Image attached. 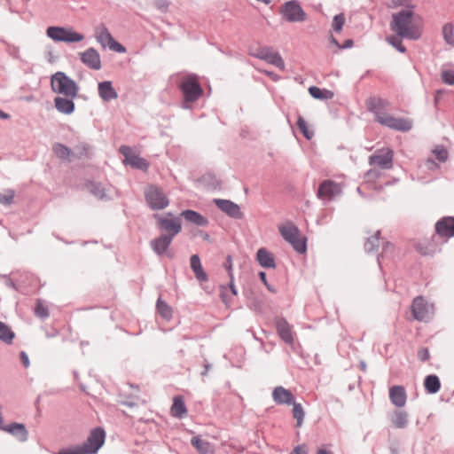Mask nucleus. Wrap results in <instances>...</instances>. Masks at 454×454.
<instances>
[{
    "label": "nucleus",
    "instance_id": "1",
    "mask_svg": "<svg viewBox=\"0 0 454 454\" xmlns=\"http://www.w3.org/2000/svg\"><path fill=\"white\" fill-rule=\"evenodd\" d=\"M414 12L411 9H403L392 14L390 27L398 36L417 40L420 33L413 24Z\"/></svg>",
    "mask_w": 454,
    "mask_h": 454
},
{
    "label": "nucleus",
    "instance_id": "2",
    "mask_svg": "<svg viewBox=\"0 0 454 454\" xmlns=\"http://www.w3.org/2000/svg\"><path fill=\"white\" fill-rule=\"evenodd\" d=\"M105 439V430L102 427H96L90 431L83 442L61 449L57 454H97L103 446Z\"/></svg>",
    "mask_w": 454,
    "mask_h": 454
},
{
    "label": "nucleus",
    "instance_id": "3",
    "mask_svg": "<svg viewBox=\"0 0 454 454\" xmlns=\"http://www.w3.org/2000/svg\"><path fill=\"white\" fill-rule=\"evenodd\" d=\"M51 83L52 90L56 93L71 98H74L78 94L79 88L76 82L63 72L54 74L51 76Z\"/></svg>",
    "mask_w": 454,
    "mask_h": 454
},
{
    "label": "nucleus",
    "instance_id": "4",
    "mask_svg": "<svg viewBox=\"0 0 454 454\" xmlns=\"http://www.w3.org/2000/svg\"><path fill=\"white\" fill-rule=\"evenodd\" d=\"M46 35L55 42L77 43L84 39V35L71 27H49Z\"/></svg>",
    "mask_w": 454,
    "mask_h": 454
},
{
    "label": "nucleus",
    "instance_id": "5",
    "mask_svg": "<svg viewBox=\"0 0 454 454\" xmlns=\"http://www.w3.org/2000/svg\"><path fill=\"white\" fill-rule=\"evenodd\" d=\"M286 241L288 242L294 250L298 254H304L307 251V237L292 223H286Z\"/></svg>",
    "mask_w": 454,
    "mask_h": 454
},
{
    "label": "nucleus",
    "instance_id": "6",
    "mask_svg": "<svg viewBox=\"0 0 454 454\" xmlns=\"http://www.w3.org/2000/svg\"><path fill=\"white\" fill-rule=\"evenodd\" d=\"M95 38L104 49L108 47L111 51L118 53L126 52V48L114 40L110 31L104 24H100L95 28Z\"/></svg>",
    "mask_w": 454,
    "mask_h": 454
},
{
    "label": "nucleus",
    "instance_id": "7",
    "mask_svg": "<svg viewBox=\"0 0 454 454\" xmlns=\"http://www.w3.org/2000/svg\"><path fill=\"white\" fill-rule=\"evenodd\" d=\"M145 197L146 203L153 210H161L167 207L169 200L162 192V190L156 185H149L145 191Z\"/></svg>",
    "mask_w": 454,
    "mask_h": 454
},
{
    "label": "nucleus",
    "instance_id": "8",
    "mask_svg": "<svg viewBox=\"0 0 454 454\" xmlns=\"http://www.w3.org/2000/svg\"><path fill=\"white\" fill-rule=\"evenodd\" d=\"M179 88L184 98L183 108L185 109L191 108L189 104L195 102L203 93L202 88L199 82L191 78L184 80L180 83Z\"/></svg>",
    "mask_w": 454,
    "mask_h": 454
},
{
    "label": "nucleus",
    "instance_id": "9",
    "mask_svg": "<svg viewBox=\"0 0 454 454\" xmlns=\"http://www.w3.org/2000/svg\"><path fill=\"white\" fill-rule=\"evenodd\" d=\"M159 229L165 231L163 235L170 236L171 239L174 238L182 230V222L180 217L174 216L171 213H168L166 216H162L160 215H154Z\"/></svg>",
    "mask_w": 454,
    "mask_h": 454
},
{
    "label": "nucleus",
    "instance_id": "10",
    "mask_svg": "<svg viewBox=\"0 0 454 454\" xmlns=\"http://www.w3.org/2000/svg\"><path fill=\"white\" fill-rule=\"evenodd\" d=\"M411 313L418 321H428L434 314V307L424 297L417 296L411 304Z\"/></svg>",
    "mask_w": 454,
    "mask_h": 454
},
{
    "label": "nucleus",
    "instance_id": "11",
    "mask_svg": "<svg viewBox=\"0 0 454 454\" xmlns=\"http://www.w3.org/2000/svg\"><path fill=\"white\" fill-rule=\"evenodd\" d=\"M393 150L381 148L369 157V164L371 166L380 167L382 169H391L393 168Z\"/></svg>",
    "mask_w": 454,
    "mask_h": 454
},
{
    "label": "nucleus",
    "instance_id": "12",
    "mask_svg": "<svg viewBox=\"0 0 454 454\" xmlns=\"http://www.w3.org/2000/svg\"><path fill=\"white\" fill-rule=\"evenodd\" d=\"M341 186L334 181H323L317 190V197L324 201H330L341 193Z\"/></svg>",
    "mask_w": 454,
    "mask_h": 454
},
{
    "label": "nucleus",
    "instance_id": "13",
    "mask_svg": "<svg viewBox=\"0 0 454 454\" xmlns=\"http://www.w3.org/2000/svg\"><path fill=\"white\" fill-rule=\"evenodd\" d=\"M119 152L124 156V164H129L134 168L147 170L149 167L148 162L144 158L135 154L129 146L121 145Z\"/></svg>",
    "mask_w": 454,
    "mask_h": 454
},
{
    "label": "nucleus",
    "instance_id": "14",
    "mask_svg": "<svg viewBox=\"0 0 454 454\" xmlns=\"http://www.w3.org/2000/svg\"><path fill=\"white\" fill-rule=\"evenodd\" d=\"M380 124L402 132L409 131L412 128V121L410 119L395 118L388 114L384 118H380Z\"/></svg>",
    "mask_w": 454,
    "mask_h": 454
},
{
    "label": "nucleus",
    "instance_id": "15",
    "mask_svg": "<svg viewBox=\"0 0 454 454\" xmlns=\"http://www.w3.org/2000/svg\"><path fill=\"white\" fill-rule=\"evenodd\" d=\"M307 13L296 0L286 2V20L289 22H303L307 20Z\"/></svg>",
    "mask_w": 454,
    "mask_h": 454
},
{
    "label": "nucleus",
    "instance_id": "16",
    "mask_svg": "<svg viewBox=\"0 0 454 454\" xmlns=\"http://www.w3.org/2000/svg\"><path fill=\"white\" fill-rule=\"evenodd\" d=\"M286 405H291V413L293 418L296 420L295 427L299 428L302 426L305 418V411L301 403L295 401L294 395L286 389Z\"/></svg>",
    "mask_w": 454,
    "mask_h": 454
},
{
    "label": "nucleus",
    "instance_id": "17",
    "mask_svg": "<svg viewBox=\"0 0 454 454\" xmlns=\"http://www.w3.org/2000/svg\"><path fill=\"white\" fill-rule=\"evenodd\" d=\"M367 109L375 116V121L380 123V118H384L387 113V108L389 106V102L377 97L370 98L366 102Z\"/></svg>",
    "mask_w": 454,
    "mask_h": 454
},
{
    "label": "nucleus",
    "instance_id": "18",
    "mask_svg": "<svg viewBox=\"0 0 454 454\" xmlns=\"http://www.w3.org/2000/svg\"><path fill=\"white\" fill-rule=\"evenodd\" d=\"M213 202L228 216L234 219H242L244 215L238 204L229 200L215 199Z\"/></svg>",
    "mask_w": 454,
    "mask_h": 454
},
{
    "label": "nucleus",
    "instance_id": "19",
    "mask_svg": "<svg viewBox=\"0 0 454 454\" xmlns=\"http://www.w3.org/2000/svg\"><path fill=\"white\" fill-rule=\"evenodd\" d=\"M80 59L89 68L99 70L101 68L100 55L98 51L92 47L80 53Z\"/></svg>",
    "mask_w": 454,
    "mask_h": 454
},
{
    "label": "nucleus",
    "instance_id": "20",
    "mask_svg": "<svg viewBox=\"0 0 454 454\" xmlns=\"http://www.w3.org/2000/svg\"><path fill=\"white\" fill-rule=\"evenodd\" d=\"M258 59L267 61L269 64L274 65L280 69H284V62L280 54L272 49L262 48L255 54Z\"/></svg>",
    "mask_w": 454,
    "mask_h": 454
},
{
    "label": "nucleus",
    "instance_id": "21",
    "mask_svg": "<svg viewBox=\"0 0 454 454\" xmlns=\"http://www.w3.org/2000/svg\"><path fill=\"white\" fill-rule=\"evenodd\" d=\"M436 233L444 238H451L454 236V217H442L435 223Z\"/></svg>",
    "mask_w": 454,
    "mask_h": 454
},
{
    "label": "nucleus",
    "instance_id": "22",
    "mask_svg": "<svg viewBox=\"0 0 454 454\" xmlns=\"http://www.w3.org/2000/svg\"><path fill=\"white\" fill-rule=\"evenodd\" d=\"M173 239L170 236L161 234L160 236L153 239L150 242L152 250L159 256L166 254L168 249L172 243Z\"/></svg>",
    "mask_w": 454,
    "mask_h": 454
},
{
    "label": "nucleus",
    "instance_id": "23",
    "mask_svg": "<svg viewBox=\"0 0 454 454\" xmlns=\"http://www.w3.org/2000/svg\"><path fill=\"white\" fill-rule=\"evenodd\" d=\"M0 430H4L16 437L20 442H24L28 438V432L24 424L13 422L10 425L4 426L2 425V428Z\"/></svg>",
    "mask_w": 454,
    "mask_h": 454
},
{
    "label": "nucleus",
    "instance_id": "24",
    "mask_svg": "<svg viewBox=\"0 0 454 454\" xmlns=\"http://www.w3.org/2000/svg\"><path fill=\"white\" fill-rule=\"evenodd\" d=\"M99 97L106 102L118 98V94L110 81L101 82L98 85Z\"/></svg>",
    "mask_w": 454,
    "mask_h": 454
},
{
    "label": "nucleus",
    "instance_id": "25",
    "mask_svg": "<svg viewBox=\"0 0 454 454\" xmlns=\"http://www.w3.org/2000/svg\"><path fill=\"white\" fill-rule=\"evenodd\" d=\"M406 392L402 386H393L389 389V398L391 403L396 407H403L406 403Z\"/></svg>",
    "mask_w": 454,
    "mask_h": 454
},
{
    "label": "nucleus",
    "instance_id": "26",
    "mask_svg": "<svg viewBox=\"0 0 454 454\" xmlns=\"http://www.w3.org/2000/svg\"><path fill=\"white\" fill-rule=\"evenodd\" d=\"M181 216H183L187 222L197 226L205 227L208 224V220L207 217L192 209L184 210L181 213Z\"/></svg>",
    "mask_w": 454,
    "mask_h": 454
},
{
    "label": "nucleus",
    "instance_id": "27",
    "mask_svg": "<svg viewBox=\"0 0 454 454\" xmlns=\"http://www.w3.org/2000/svg\"><path fill=\"white\" fill-rule=\"evenodd\" d=\"M191 444L200 454H214L215 452L214 445L209 442L201 439L200 435L192 437Z\"/></svg>",
    "mask_w": 454,
    "mask_h": 454
},
{
    "label": "nucleus",
    "instance_id": "28",
    "mask_svg": "<svg viewBox=\"0 0 454 454\" xmlns=\"http://www.w3.org/2000/svg\"><path fill=\"white\" fill-rule=\"evenodd\" d=\"M54 103L56 109L61 114H70L74 110V103L71 98L57 97L54 99Z\"/></svg>",
    "mask_w": 454,
    "mask_h": 454
},
{
    "label": "nucleus",
    "instance_id": "29",
    "mask_svg": "<svg viewBox=\"0 0 454 454\" xmlns=\"http://www.w3.org/2000/svg\"><path fill=\"white\" fill-rule=\"evenodd\" d=\"M87 189L98 200H108L110 199L108 193L109 189L104 186L102 184L96 182H90L87 184Z\"/></svg>",
    "mask_w": 454,
    "mask_h": 454
},
{
    "label": "nucleus",
    "instance_id": "30",
    "mask_svg": "<svg viewBox=\"0 0 454 454\" xmlns=\"http://www.w3.org/2000/svg\"><path fill=\"white\" fill-rule=\"evenodd\" d=\"M256 260L259 264L263 268H275V261L273 254L266 248L262 247L256 253Z\"/></svg>",
    "mask_w": 454,
    "mask_h": 454
},
{
    "label": "nucleus",
    "instance_id": "31",
    "mask_svg": "<svg viewBox=\"0 0 454 454\" xmlns=\"http://www.w3.org/2000/svg\"><path fill=\"white\" fill-rule=\"evenodd\" d=\"M191 269L192 270L196 278L200 282H204L207 280V276L206 272L203 270L201 266L200 259L198 254H193L190 259Z\"/></svg>",
    "mask_w": 454,
    "mask_h": 454
},
{
    "label": "nucleus",
    "instance_id": "32",
    "mask_svg": "<svg viewBox=\"0 0 454 454\" xmlns=\"http://www.w3.org/2000/svg\"><path fill=\"white\" fill-rule=\"evenodd\" d=\"M52 151L54 154L62 160H71V157L74 156L73 151L67 145L61 143H55L52 145Z\"/></svg>",
    "mask_w": 454,
    "mask_h": 454
},
{
    "label": "nucleus",
    "instance_id": "33",
    "mask_svg": "<svg viewBox=\"0 0 454 454\" xmlns=\"http://www.w3.org/2000/svg\"><path fill=\"white\" fill-rule=\"evenodd\" d=\"M309 92L312 98L320 100L333 99L334 97V93L332 90L326 89H320L319 87L317 86L309 87Z\"/></svg>",
    "mask_w": 454,
    "mask_h": 454
},
{
    "label": "nucleus",
    "instance_id": "34",
    "mask_svg": "<svg viewBox=\"0 0 454 454\" xmlns=\"http://www.w3.org/2000/svg\"><path fill=\"white\" fill-rule=\"evenodd\" d=\"M186 412L187 409L184 400L180 396H176L171 406L172 416L181 419L186 414Z\"/></svg>",
    "mask_w": 454,
    "mask_h": 454
},
{
    "label": "nucleus",
    "instance_id": "35",
    "mask_svg": "<svg viewBox=\"0 0 454 454\" xmlns=\"http://www.w3.org/2000/svg\"><path fill=\"white\" fill-rule=\"evenodd\" d=\"M396 428H405L408 425V413L404 411H395L390 419Z\"/></svg>",
    "mask_w": 454,
    "mask_h": 454
},
{
    "label": "nucleus",
    "instance_id": "36",
    "mask_svg": "<svg viewBox=\"0 0 454 454\" xmlns=\"http://www.w3.org/2000/svg\"><path fill=\"white\" fill-rule=\"evenodd\" d=\"M424 386L427 393L435 394L441 387V382L438 376L431 374L426 377Z\"/></svg>",
    "mask_w": 454,
    "mask_h": 454
},
{
    "label": "nucleus",
    "instance_id": "37",
    "mask_svg": "<svg viewBox=\"0 0 454 454\" xmlns=\"http://www.w3.org/2000/svg\"><path fill=\"white\" fill-rule=\"evenodd\" d=\"M286 344H289L292 349L298 355H301V348L298 342L295 341V337L290 330V326L286 322Z\"/></svg>",
    "mask_w": 454,
    "mask_h": 454
},
{
    "label": "nucleus",
    "instance_id": "38",
    "mask_svg": "<svg viewBox=\"0 0 454 454\" xmlns=\"http://www.w3.org/2000/svg\"><path fill=\"white\" fill-rule=\"evenodd\" d=\"M156 308L158 313L165 319L169 320L172 317V309L160 298L157 300Z\"/></svg>",
    "mask_w": 454,
    "mask_h": 454
},
{
    "label": "nucleus",
    "instance_id": "39",
    "mask_svg": "<svg viewBox=\"0 0 454 454\" xmlns=\"http://www.w3.org/2000/svg\"><path fill=\"white\" fill-rule=\"evenodd\" d=\"M15 334L11 328L4 323L0 321V340L10 344L12 342Z\"/></svg>",
    "mask_w": 454,
    "mask_h": 454
},
{
    "label": "nucleus",
    "instance_id": "40",
    "mask_svg": "<svg viewBox=\"0 0 454 454\" xmlns=\"http://www.w3.org/2000/svg\"><path fill=\"white\" fill-rule=\"evenodd\" d=\"M442 36L444 41L450 44L454 45V26L451 23H446L442 27Z\"/></svg>",
    "mask_w": 454,
    "mask_h": 454
},
{
    "label": "nucleus",
    "instance_id": "41",
    "mask_svg": "<svg viewBox=\"0 0 454 454\" xmlns=\"http://www.w3.org/2000/svg\"><path fill=\"white\" fill-rule=\"evenodd\" d=\"M380 231L375 235L370 237L364 243V249L367 253H372L380 246Z\"/></svg>",
    "mask_w": 454,
    "mask_h": 454
},
{
    "label": "nucleus",
    "instance_id": "42",
    "mask_svg": "<svg viewBox=\"0 0 454 454\" xmlns=\"http://www.w3.org/2000/svg\"><path fill=\"white\" fill-rule=\"evenodd\" d=\"M15 192L12 189H7L4 192H0V204L9 206L13 202Z\"/></svg>",
    "mask_w": 454,
    "mask_h": 454
},
{
    "label": "nucleus",
    "instance_id": "43",
    "mask_svg": "<svg viewBox=\"0 0 454 454\" xmlns=\"http://www.w3.org/2000/svg\"><path fill=\"white\" fill-rule=\"evenodd\" d=\"M90 149V147L87 143H80L74 148V156H76L77 158L87 156L89 154Z\"/></svg>",
    "mask_w": 454,
    "mask_h": 454
},
{
    "label": "nucleus",
    "instance_id": "44",
    "mask_svg": "<svg viewBox=\"0 0 454 454\" xmlns=\"http://www.w3.org/2000/svg\"><path fill=\"white\" fill-rule=\"evenodd\" d=\"M297 125L300 129V130L301 131V133L303 134V136L307 138V139H311L314 136V133L313 131H310L307 126V122L306 121L301 117V116H299L298 117V120H297Z\"/></svg>",
    "mask_w": 454,
    "mask_h": 454
},
{
    "label": "nucleus",
    "instance_id": "45",
    "mask_svg": "<svg viewBox=\"0 0 454 454\" xmlns=\"http://www.w3.org/2000/svg\"><path fill=\"white\" fill-rule=\"evenodd\" d=\"M345 20H345V16L343 13L335 15L333 17V24H332L333 29L335 32L340 33L342 30V27L345 24Z\"/></svg>",
    "mask_w": 454,
    "mask_h": 454
},
{
    "label": "nucleus",
    "instance_id": "46",
    "mask_svg": "<svg viewBox=\"0 0 454 454\" xmlns=\"http://www.w3.org/2000/svg\"><path fill=\"white\" fill-rule=\"evenodd\" d=\"M387 42L395 48L399 52L404 53L406 51L405 46L403 44L401 39L395 35H391L387 38Z\"/></svg>",
    "mask_w": 454,
    "mask_h": 454
},
{
    "label": "nucleus",
    "instance_id": "47",
    "mask_svg": "<svg viewBox=\"0 0 454 454\" xmlns=\"http://www.w3.org/2000/svg\"><path fill=\"white\" fill-rule=\"evenodd\" d=\"M433 153L435 155L436 159L441 162H445L449 157L448 151L442 145L436 146L433 150Z\"/></svg>",
    "mask_w": 454,
    "mask_h": 454
},
{
    "label": "nucleus",
    "instance_id": "48",
    "mask_svg": "<svg viewBox=\"0 0 454 454\" xmlns=\"http://www.w3.org/2000/svg\"><path fill=\"white\" fill-rule=\"evenodd\" d=\"M442 80L445 84L454 85V70L448 69L442 71Z\"/></svg>",
    "mask_w": 454,
    "mask_h": 454
},
{
    "label": "nucleus",
    "instance_id": "49",
    "mask_svg": "<svg viewBox=\"0 0 454 454\" xmlns=\"http://www.w3.org/2000/svg\"><path fill=\"white\" fill-rule=\"evenodd\" d=\"M273 399L275 400V402H277L278 403H284V387L282 386H279V387H277L274 391H273Z\"/></svg>",
    "mask_w": 454,
    "mask_h": 454
},
{
    "label": "nucleus",
    "instance_id": "50",
    "mask_svg": "<svg viewBox=\"0 0 454 454\" xmlns=\"http://www.w3.org/2000/svg\"><path fill=\"white\" fill-rule=\"evenodd\" d=\"M35 315L41 318H46L49 316L48 309L40 302H38L35 309Z\"/></svg>",
    "mask_w": 454,
    "mask_h": 454
},
{
    "label": "nucleus",
    "instance_id": "51",
    "mask_svg": "<svg viewBox=\"0 0 454 454\" xmlns=\"http://www.w3.org/2000/svg\"><path fill=\"white\" fill-rule=\"evenodd\" d=\"M418 357L421 361H427L429 358V351L427 348H421L418 352Z\"/></svg>",
    "mask_w": 454,
    "mask_h": 454
},
{
    "label": "nucleus",
    "instance_id": "52",
    "mask_svg": "<svg viewBox=\"0 0 454 454\" xmlns=\"http://www.w3.org/2000/svg\"><path fill=\"white\" fill-rule=\"evenodd\" d=\"M20 358L24 367L27 368L30 365L29 358L27 354L25 351H21L20 353Z\"/></svg>",
    "mask_w": 454,
    "mask_h": 454
},
{
    "label": "nucleus",
    "instance_id": "53",
    "mask_svg": "<svg viewBox=\"0 0 454 454\" xmlns=\"http://www.w3.org/2000/svg\"><path fill=\"white\" fill-rule=\"evenodd\" d=\"M290 454H307L306 446L298 445L292 450Z\"/></svg>",
    "mask_w": 454,
    "mask_h": 454
},
{
    "label": "nucleus",
    "instance_id": "54",
    "mask_svg": "<svg viewBox=\"0 0 454 454\" xmlns=\"http://www.w3.org/2000/svg\"><path fill=\"white\" fill-rule=\"evenodd\" d=\"M426 167H427V169H429V170H434V169H435V168H439L438 164H437V163H435V162H434V160H432V159H427V160H426Z\"/></svg>",
    "mask_w": 454,
    "mask_h": 454
},
{
    "label": "nucleus",
    "instance_id": "55",
    "mask_svg": "<svg viewBox=\"0 0 454 454\" xmlns=\"http://www.w3.org/2000/svg\"><path fill=\"white\" fill-rule=\"evenodd\" d=\"M277 331L280 339L284 340V325H282L280 322L277 323Z\"/></svg>",
    "mask_w": 454,
    "mask_h": 454
},
{
    "label": "nucleus",
    "instance_id": "56",
    "mask_svg": "<svg viewBox=\"0 0 454 454\" xmlns=\"http://www.w3.org/2000/svg\"><path fill=\"white\" fill-rule=\"evenodd\" d=\"M266 74L274 82H277L280 77L272 71H265Z\"/></svg>",
    "mask_w": 454,
    "mask_h": 454
},
{
    "label": "nucleus",
    "instance_id": "57",
    "mask_svg": "<svg viewBox=\"0 0 454 454\" xmlns=\"http://www.w3.org/2000/svg\"><path fill=\"white\" fill-rule=\"evenodd\" d=\"M259 277H260L261 280L264 283V285L268 287V289H269V290H270V291H273V290L270 287V286L268 285V283H267V280H266V274H265V272H263V271L259 272Z\"/></svg>",
    "mask_w": 454,
    "mask_h": 454
},
{
    "label": "nucleus",
    "instance_id": "58",
    "mask_svg": "<svg viewBox=\"0 0 454 454\" xmlns=\"http://www.w3.org/2000/svg\"><path fill=\"white\" fill-rule=\"evenodd\" d=\"M379 175H380V174H379L375 169H371V170H369V171L366 173V176H367L368 178H370V177H372V176H375V177H377V176H379Z\"/></svg>",
    "mask_w": 454,
    "mask_h": 454
},
{
    "label": "nucleus",
    "instance_id": "59",
    "mask_svg": "<svg viewBox=\"0 0 454 454\" xmlns=\"http://www.w3.org/2000/svg\"><path fill=\"white\" fill-rule=\"evenodd\" d=\"M417 248L422 254H429L432 252L431 250H427V248L424 249L420 245H418Z\"/></svg>",
    "mask_w": 454,
    "mask_h": 454
},
{
    "label": "nucleus",
    "instance_id": "60",
    "mask_svg": "<svg viewBox=\"0 0 454 454\" xmlns=\"http://www.w3.org/2000/svg\"><path fill=\"white\" fill-rule=\"evenodd\" d=\"M317 454H334V453L331 450L325 449V448H320V449H318Z\"/></svg>",
    "mask_w": 454,
    "mask_h": 454
},
{
    "label": "nucleus",
    "instance_id": "61",
    "mask_svg": "<svg viewBox=\"0 0 454 454\" xmlns=\"http://www.w3.org/2000/svg\"><path fill=\"white\" fill-rule=\"evenodd\" d=\"M353 45V41L348 39L345 42V43L343 45H341V48L340 49H346V48H350L351 46Z\"/></svg>",
    "mask_w": 454,
    "mask_h": 454
},
{
    "label": "nucleus",
    "instance_id": "62",
    "mask_svg": "<svg viewBox=\"0 0 454 454\" xmlns=\"http://www.w3.org/2000/svg\"><path fill=\"white\" fill-rule=\"evenodd\" d=\"M157 6L161 9V8L167 7L168 4H167L166 1L160 0V1H157Z\"/></svg>",
    "mask_w": 454,
    "mask_h": 454
},
{
    "label": "nucleus",
    "instance_id": "63",
    "mask_svg": "<svg viewBox=\"0 0 454 454\" xmlns=\"http://www.w3.org/2000/svg\"><path fill=\"white\" fill-rule=\"evenodd\" d=\"M330 42L333 44L336 45L338 48H340V49L341 48V45L339 43V42L336 40V38H334L333 35L330 38Z\"/></svg>",
    "mask_w": 454,
    "mask_h": 454
},
{
    "label": "nucleus",
    "instance_id": "64",
    "mask_svg": "<svg viewBox=\"0 0 454 454\" xmlns=\"http://www.w3.org/2000/svg\"><path fill=\"white\" fill-rule=\"evenodd\" d=\"M10 118V115L4 112H3L1 109H0V119H3V120H7Z\"/></svg>",
    "mask_w": 454,
    "mask_h": 454
}]
</instances>
